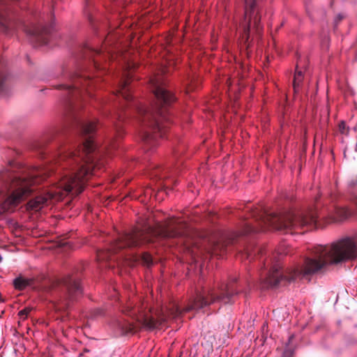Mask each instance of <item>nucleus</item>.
<instances>
[{"label":"nucleus","mask_w":357,"mask_h":357,"mask_svg":"<svg viewBox=\"0 0 357 357\" xmlns=\"http://www.w3.org/2000/svg\"><path fill=\"white\" fill-rule=\"evenodd\" d=\"M84 139L78 148H63L54 156V162L47 167L34 168L29 175L15 176L12 181V193L0 204V214L13 211L14 208L33 190L32 186L39 183L45 176L50 175L58 165L56 180L52 188L45 194L31 199L28 207L39 211L52 199L59 201L73 192L75 195L81 193L84 183L91 175H96L105 163V152L98 149L91 135L97 128L95 121H78Z\"/></svg>","instance_id":"1"},{"label":"nucleus","mask_w":357,"mask_h":357,"mask_svg":"<svg viewBox=\"0 0 357 357\" xmlns=\"http://www.w3.org/2000/svg\"><path fill=\"white\" fill-rule=\"evenodd\" d=\"M236 294L227 284L221 287H204L196 291L195 296L190 300L186 307L181 308L174 305L171 309L167 310L165 314L162 312V314L158 315L157 319L153 317L150 310H146L144 303H129L123 312L131 318V321L121 322L119 327L123 334L135 333L142 330H153L163 324L169 317L176 318L183 312L197 311L216 302L229 303L231 301L232 296Z\"/></svg>","instance_id":"2"},{"label":"nucleus","mask_w":357,"mask_h":357,"mask_svg":"<svg viewBox=\"0 0 357 357\" xmlns=\"http://www.w3.org/2000/svg\"><path fill=\"white\" fill-rule=\"evenodd\" d=\"M357 258V238H344L330 245L315 246L302 266H294L282 271L279 263L274 264L262 282L263 288L275 287L281 282H291L307 275L335 264Z\"/></svg>","instance_id":"3"},{"label":"nucleus","mask_w":357,"mask_h":357,"mask_svg":"<svg viewBox=\"0 0 357 357\" xmlns=\"http://www.w3.org/2000/svg\"><path fill=\"white\" fill-rule=\"evenodd\" d=\"M150 81L156 102L150 107L133 102L139 121L150 129V131L144 132L142 135V139L148 149L155 146L158 138L163 137L164 127L162 123L168 119L167 107L174 100L173 95L165 88L160 77H153Z\"/></svg>","instance_id":"4"},{"label":"nucleus","mask_w":357,"mask_h":357,"mask_svg":"<svg viewBox=\"0 0 357 357\" xmlns=\"http://www.w3.org/2000/svg\"><path fill=\"white\" fill-rule=\"evenodd\" d=\"M351 213L344 206L333 205L317 214L314 211H288L281 215L268 213L264 211L255 215L256 220L261 225V230L266 227L287 233L289 231L308 225H314L318 218L326 216L332 221H342L348 218Z\"/></svg>","instance_id":"5"},{"label":"nucleus","mask_w":357,"mask_h":357,"mask_svg":"<svg viewBox=\"0 0 357 357\" xmlns=\"http://www.w3.org/2000/svg\"><path fill=\"white\" fill-rule=\"evenodd\" d=\"M177 235L178 232L175 230L172 223L159 225L157 229L151 227L143 229H136L130 233L122 235L107 251L98 252L97 257L100 261L112 260V255L124 248L136 247L142 243L150 242L155 236L172 238Z\"/></svg>","instance_id":"6"},{"label":"nucleus","mask_w":357,"mask_h":357,"mask_svg":"<svg viewBox=\"0 0 357 357\" xmlns=\"http://www.w3.org/2000/svg\"><path fill=\"white\" fill-rule=\"evenodd\" d=\"M260 20L257 0H245L244 19L240 26L243 31L242 38L245 43L250 38L251 28L256 32H259L261 29Z\"/></svg>","instance_id":"7"},{"label":"nucleus","mask_w":357,"mask_h":357,"mask_svg":"<svg viewBox=\"0 0 357 357\" xmlns=\"http://www.w3.org/2000/svg\"><path fill=\"white\" fill-rule=\"evenodd\" d=\"M73 86L63 85V87L68 91L70 96L71 104H73L74 99L77 100L82 98L84 96L87 95L91 96V92L86 88L91 84H93V80L85 75L76 74L73 77Z\"/></svg>","instance_id":"8"},{"label":"nucleus","mask_w":357,"mask_h":357,"mask_svg":"<svg viewBox=\"0 0 357 357\" xmlns=\"http://www.w3.org/2000/svg\"><path fill=\"white\" fill-rule=\"evenodd\" d=\"M64 287V299L69 301H73L81 296L82 289L80 286L79 280L72 276H68L63 280Z\"/></svg>","instance_id":"9"},{"label":"nucleus","mask_w":357,"mask_h":357,"mask_svg":"<svg viewBox=\"0 0 357 357\" xmlns=\"http://www.w3.org/2000/svg\"><path fill=\"white\" fill-rule=\"evenodd\" d=\"M26 32L30 36L33 43L39 45L47 43V36L50 33L49 27L33 24L31 27L26 29Z\"/></svg>","instance_id":"10"},{"label":"nucleus","mask_w":357,"mask_h":357,"mask_svg":"<svg viewBox=\"0 0 357 357\" xmlns=\"http://www.w3.org/2000/svg\"><path fill=\"white\" fill-rule=\"evenodd\" d=\"M116 96H121L123 100L128 102H132V96L130 93V88L129 86L128 75L121 79L116 91Z\"/></svg>","instance_id":"11"},{"label":"nucleus","mask_w":357,"mask_h":357,"mask_svg":"<svg viewBox=\"0 0 357 357\" xmlns=\"http://www.w3.org/2000/svg\"><path fill=\"white\" fill-rule=\"evenodd\" d=\"M33 280L32 279L23 278L22 276L16 278L13 280V285L15 289L18 290L24 289L26 287L33 284Z\"/></svg>","instance_id":"12"},{"label":"nucleus","mask_w":357,"mask_h":357,"mask_svg":"<svg viewBox=\"0 0 357 357\" xmlns=\"http://www.w3.org/2000/svg\"><path fill=\"white\" fill-rule=\"evenodd\" d=\"M0 32L8 33V25L7 20L1 15H0ZM3 77L0 75V90L3 84Z\"/></svg>","instance_id":"13"},{"label":"nucleus","mask_w":357,"mask_h":357,"mask_svg":"<svg viewBox=\"0 0 357 357\" xmlns=\"http://www.w3.org/2000/svg\"><path fill=\"white\" fill-rule=\"evenodd\" d=\"M302 80H303L302 71L296 70L295 73V75H294V83H293V86H294V89L295 91H296L298 90L301 83L302 82Z\"/></svg>","instance_id":"14"},{"label":"nucleus","mask_w":357,"mask_h":357,"mask_svg":"<svg viewBox=\"0 0 357 357\" xmlns=\"http://www.w3.org/2000/svg\"><path fill=\"white\" fill-rule=\"evenodd\" d=\"M258 229H255V227L248 225L246 229L243 231H241L239 233H234L232 234V236L229 238V241H232L233 238L236 237L239 235H245L247 234L251 233V232H257Z\"/></svg>","instance_id":"15"},{"label":"nucleus","mask_w":357,"mask_h":357,"mask_svg":"<svg viewBox=\"0 0 357 357\" xmlns=\"http://www.w3.org/2000/svg\"><path fill=\"white\" fill-rule=\"evenodd\" d=\"M31 310V308H30V307H26V308L20 310L18 313L20 319H25L27 317V316L29 315Z\"/></svg>","instance_id":"16"},{"label":"nucleus","mask_w":357,"mask_h":357,"mask_svg":"<svg viewBox=\"0 0 357 357\" xmlns=\"http://www.w3.org/2000/svg\"><path fill=\"white\" fill-rule=\"evenodd\" d=\"M142 260L146 266H151L152 264V258L149 254H144L142 257Z\"/></svg>","instance_id":"17"},{"label":"nucleus","mask_w":357,"mask_h":357,"mask_svg":"<svg viewBox=\"0 0 357 357\" xmlns=\"http://www.w3.org/2000/svg\"><path fill=\"white\" fill-rule=\"evenodd\" d=\"M339 130L342 133L346 132V124L344 121H341L339 124Z\"/></svg>","instance_id":"18"},{"label":"nucleus","mask_w":357,"mask_h":357,"mask_svg":"<svg viewBox=\"0 0 357 357\" xmlns=\"http://www.w3.org/2000/svg\"><path fill=\"white\" fill-rule=\"evenodd\" d=\"M350 188H354L357 185V178L354 177L351 179V181L348 183Z\"/></svg>","instance_id":"19"},{"label":"nucleus","mask_w":357,"mask_h":357,"mask_svg":"<svg viewBox=\"0 0 357 357\" xmlns=\"http://www.w3.org/2000/svg\"><path fill=\"white\" fill-rule=\"evenodd\" d=\"M89 51L90 52V54H92L93 55L100 56L102 50L90 49Z\"/></svg>","instance_id":"20"},{"label":"nucleus","mask_w":357,"mask_h":357,"mask_svg":"<svg viewBox=\"0 0 357 357\" xmlns=\"http://www.w3.org/2000/svg\"><path fill=\"white\" fill-rule=\"evenodd\" d=\"M93 63L94 68H96V69H100V64L99 63V61L97 59L93 58Z\"/></svg>","instance_id":"21"},{"label":"nucleus","mask_w":357,"mask_h":357,"mask_svg":"<svg viewBox=\"0 0 357 357\" xmlns=\"http://www.w3.org/2000/svg\"><path fill=\"white\" fill-rule=\"evenodd\" d=\"M292 354H293L292 351H291L289 350H286L283 353V355L282 357H291Z\"/></svg>","instance_id":"22"},{"label":"nucleus","mask_w":357,"mask_h":357,"mask_svg":"<svg viewBox=\"0 0 357 357\" xmlns=\"http://www.w3.org/2000/svg\"><path fill=\"white\" fill-rule=\"evenodd\" d=\"M351 200H352L353 203L356 205V206L357 208V193L353 194V195L351 197Z\"/></svg>","instance_id":"23"},{"label":"nucleus","mask_w":357,"mask_h":357,"mask_svg":"<svg viewBox=\"0 0 357 357\" xmlns=\"http://www.w3.org/2000/svg\"><path fill=\"white\" fill-rule=\"evenodd\" d=\"M195 249H197V247L195 248H192V249H190L188 248V252H190V254L192 255V256H196L197 255Z\"/></svg>","instance_id":"24"},{"label":"nucleus","mask_w":357,"mask_h":357,"mask_svg":"<svg viewBox=\"0 0 357 357\" xmlns=\"http://www.w3.org/2000/svg\"><path fill=\"white\" fill-rule=\"evenodd\" d=\"M95 312V316H100V315H102L103 314V312L102 310L100 309H97L94 311Z\"/></svg>","instance_id":"25"},{"label":"nucleus","mask_w":357,"mask_h":357,"mask_svg":"<svg viewBox=\"0 0 357 357\" xmlns=\"http://www.w3.org/2000/svg\"><path fill=\"white\" fill-rule=\"evenodd\" d=\"M222 247H223V245H221V248H222ZM219 248H220V245H219V244L215 245L213 246V252L215 254H217L218 249H219Z\"/></svg>","instance_id":"26"},{"label":"nucleus","mask_w":357,"mask_h":357,"mask_svg":"<svg viewBox=\"0 0 357 357\" xmlns=\"http://www.w3.org/2000/svg\"><path fill=\"white\" fill-rule=\"evenodd\" d=\"M115 126H116V131H117L118 132H120V131H119V129H120V128H119V126L116 125Z\"/></svg>","instance_id":"27"},{"label":"nucleus","mask_w":357,"mask_h":357,"mask_svg":"<svg viewBox=\"0 0 357 357\" xmlns=\"http://www.w3.org/2000/svg\"><path fill=\"white\" fill-rule=\"evenodd\" d=\"M116 118L117 119H120L121 118V115L120 114H117Z\"/></svg>","instance_id":"28"}]
</instances>
